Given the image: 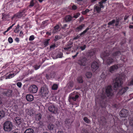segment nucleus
Instances as JSON below:
<instances>
[{
    "instance_id": "1",
    "label": "nucleus",
    "mask_w": 133,
    "mask_h": 133,
    "mask_svg": "<svg viewBox=\"0 0 133 133\" xmlns=\"http://www.w3.org/2000/svg\"><path fill=\"white\" fill-rule=\"evenodd\" d=\"M12 123L8 121L5 122L3 124V129L5 131L10 132L12 129Z\"/></svg>"
},
{
    "instance_id": "2",
    "label": "nucleus",
    "mask_w": 133,
    "mask_h": 133,
    "mask_svg": "<svg viewBox=\"0 0 133 133\" xmlns=\"http://www.w3.org/2000/svg\"><path fill=\"white\" fill-rule=\"evenodd\" d=\"M107 0H102L99 3V5H95L94 7V11H97V13H99L101 10V8L103 9L104 7L103 5V3H105Z\"/></svg>"
},
{
    "instance_id": "3",
    "label": "nucleus",
    "mask_w": 133,
    "mask_h": 133,
    "mask_svg": "<svg viewBox=\"0 0 133 133\" xmlns=\"http://www.w3.org/2000/svg\"><path fill=\"white\" fill-rule=\"evenodd\" d=\"M49 91L47 87L44 86L41 88L40 94L42 96L45 97L46 98L48 97Z\"/></svg>"
},
{
    "instance_id": "4",
    "label": "nucleus",
    "mask_w": 133,
    "mask_h": 133,
    "mask_svg": "<svg viewBox=\"0 0 133 133\" xmlns=\"http://www.w3.org/2000/svg\"><path fill=\"white\" fill-rule=\"evenodd\" d=\"M122 79L120 78H117L115 79V83L114 87L115 88H118L121 86L122 84Z\"/></svg>"
},
{
    "instance_id": "5",
    "label": "nucleus",
    "mask_w": 133,
    "mask_h": 133,
    "mask_svg": "<svg viewBox=\"0 0 133 133\" xmlns=\"http://www.w3.org/2000/svg\"><path fill=\"white\" fill-rule=\"evenodd\" d=\"M25 9L22 10L17 14H15L14 16L12 17V19H13L14 17H16V18H19L22 17L23 16L25 15V12L24 11Z\"/></svg>"
},
{
    "instance_id": "6",
    "label": "nucleus",
    "mask_w": 133,
    "mask_h": 133,
    "mask_svg": "<svg viewBox=\"0 0 133 133\" xmlns=\"http://www.w3.org/2000/svg\"><path fill=\"white\" fill-rule=\"evenodd\" d=\"M119 65H114L111 66L109 69V70L110 72L113 73L115 72L119 68Z\"/></svg>"
},
{
    "instance_id": "7",
    "label": "nucleus",
    "mask_w": 133,
    "mask_h": 133,
    "mask_svg": "<svg viewBox=\"0 0 133 133\" xmlns=\"http://www.w3.org/2000/svg\"><path fill=\"white\" fill-rule=\"evenodd\" d=\"M91 67L92 71L95 72L98 68V64L96 62H93L91 64Z\"/></svg>"
},
{
    "instance_id": "8",
    "label": "nucleus",
    "mask_w": 133,
    "mask_h": 133,
    "mask_svg": "<svg viewBox=\"0 0 133 133\" xmlns=\"http://www.w3.org/2000/svg\"><path fill=\"white\" fill-rule=\"evenodd\" d=\"M106 93L108 96H110L113 95V93L111 87L110 86H108L106 90Z\"/></svg>"
},
{
    "instance_id": "9",
    "label": "nucleus",
    "mask_w": 133,
    "mask_h": 133,
    "mask_svg": "<svg viewBox=\"0 0 133 133\" xmlns=\"http://www.w3.org/2000/svg\"><path fill=\"white\" fill-rule=\"evenodd\" d=\"M73 94H70L69 96V100L70 102L72 101H75L79 97V96L77 95H73Z\"/></svg>"
},
{
    "instance_id": "10",
    "label": "nucleus",
    "mask_w": 133,
    "mask_h": 133,
    "mask_svg": "<svg viewBox=\"0 0 133 133\" xmlns=\"http://www.w3.org/2000/svg\"><path fill=\"white\" fill-rule=\"evenodd\" d=\"M128 89V88L127 87H121L119 89L118 94L119 95H123L127 91Z\"/></svg>"
},
{
    "instance_id": "11",
    "label": "nucleus",
    "mask_w": 133,
    "mask_h": 133,
    "mask_svg": "<svg viewBox=\"0 0 133 133\" xmlns=\"http://www.w3.org/2000/svg\"><path fill=\"white\" fill-rule=\"evenodd\" d=\"M128 111L127 110L123 109L120 111V116L122 117H125L128 115Z\"/></svg>"
},
{
    "instance_id": "12",
    "label": "nucleus",
    "mask_w": 133,
    "mask_h": 133,
    "mask_svg": "<svg viewBox=\"0 0 133 133\" xmlns=\"http://www.w3.org/2000/svg\"><path fill=\"white\" fill-rule=\"evenodd\" d=\"M124 123L125 125H129L132 126V127L133 128V119H130L129 120H128L127 122L126 119H124Z\"/></svg>"
},
{
    "instance_id": "13",
    "label": "nucleus",
    "mask_w": 133,
    "mask_h": 133,
    "mask_svg": "<svg viewBox=\"0 0 133 133\" xmlns=\"http://www.w3.org/2000/svg\"><path fill=\"white\" fill-rule=\"evenodd\" d=\"M48 110L50 112L54 114H56L57 112V108H55L53 105L49 106L48 108Z\"/></svg>"
},
{
    "instance_id": "14",
    "label": "nucleus",
    "mask_w": 133,
    "mask_h": 133,
    "mask_svg": "<svg viewBox=\"0 0 133 133\" xmlns=\"http://www.w3.org/2000/svg\"><path fill=\"white\" fill-rule=\"evenodd\" d=\"M12 90H7L6 91H5L4 92L3 94L7 96L11 97L12 96Z\"/></svg>"
},
{
    "instance_id": "15",
    "label": "nucleus",
    "mask_w": 133,
    "mask_h": 133,
    "mask_svg": "<svg viewBox=\"0 0 133 133\" xmlns=\"http://www.w3.org/2000/svg\"><path fill=\"white\" fill-rule=\"evenodd\" d=\"M48 129L50 130H56L57 128L56 126L52 124H49L48 126Z\"/></svg>"
},
{
    "instance_id": "16",
    "label": "nucleus",
    "mask_w": 133,
    "mask_h": 133,
    "mask_svg": "<svg viewBox=\"0 0 133 133\" xmlns=\"http://www.w3.org/2000/svg\"><path fill=\"white\" fill-rule=\"evenodd\" d=\"M72 44V42H70V43L68 44L64 48V49L67 51H70Z\"/></svg>"
},
{
    "instance_id": "17",
    "label": "nucleus",
    "mask_w": 133,
    "mask_h": 133,
    "mask_svg": "<svg viewBox=\"0 0 133 133\" xmlns=\"http://www.w3.org/2000/svg\"><path fill=\"white\" fill-rule=\"evenodd\" d=\"M15 120L16 124L18 125H19L22 122V119L19 117H16L15 118Z\"/></svg>"
},
{
    "instance_id": "18",
    "label": "nucleus",
    "mask_w": 133,
    "mask_h": 133,
    "mask_svg": "<svg viewBox=\"0 0 133 133\" xmlns=\"http://www.w3.org/2000/svg\"><path fill=\"white\" fill-rule=\"evenodd\" d=\"M26 98L27 101H31L33 100V96L30 95H28L26 96Z\"/></svg>"
},
{
    "instance_id": "19",
    "label": "nucleus",
    "mask_w": 133,
    "mask_h": 133,
    "mask_svg": "<svg viewBox=\"0 0 133 133\" xmlns=\"http://www.w3.org/2000/svg\"><path fill=\"white\" fill-rule=\"evenodd\" d=\"M84 26V25L83 24H82L76 28V30L79 31L81 30Z\"/></svg>"
},
{
    "instance_id": "20",
    "label": "nucleus",
    "mask_w": 133,
    "mask_h": 133,
    "mask_svg": "<svg viewBox=\"0 0 133 133\" xmlns=\"http://www.w3.org/2000/svg\"><path fill=\"white\" fill-rule=\"evenodd\" d=\"M55 74L54 73L51 74L50 75H46V77L48 79H50L51 78H54L55 76Z\"/></svg>"
},
{
    "instance_id": "21",
    "label": "nucleus",
    "mask_w": 133,
    "mask_h": 133,
    "mask_svg": "<svg viewBox=\"0 0 133 133\" xmlns=\"http://www.w3.org/2000/svg\"><path fill=\"white\" fill-rule=\"evenodd\" d=\"M5 112L3 110H0V119L2 118L5 116Z\"/></svg>"
},
{
    "instance_id": "22",
    "label": "nucleus",
    "mask_w": 133,
    "mask_h": 133,
    "mask_svg": "<svg viewBox=\"0 0 133 133\" xmlns=\"http://www.w3.org/2000/svg\"><path fill=\"white\" fill-rule=\"evenodd\" d=\"M78 63L81 65L83 66L85 65V61H84V60L83 59H82L79 61Z\"/></svg>"
},
{
    "instance_id": "23",
    "label": "nucleus",
    "mask_w": 133,
    "mask_h": 133,
    "mask_svg": "<svg viewBox=\"0 0 133 133\" xmlns=\"http://www.w3.org/2000/svg\"><path fill=\"white\" fill-rule=\"evenodd\" d=\"M85 75L88 78H91L92 76V74L90 72H88L86 73Z\"/></svg>"
},
{
    "instance_id": "24",
    "label": "nucleus",
    "mask_w": 133,
    "mask_h": 133,
    "mask_svg": "<svg viewBox=\"0 0 133 133\" xmlns=\"http://www.w3.org/2000/svg\"><path fill=\"white\" fill-rule=\"evenodd\" d=\"M72 17L70 15H68L66 16L65 19L66 21L69 22L71 21Z\"/></svg>"
},
{
    "instance_id": "25",
    "label": "nucleus",
    "mask_w": 133,
    "mask_h": 133,
    "mask_svg": "<svg viewBox=\"0 0 133 133\" xmlns=\"http://www.w3.org/2000/svg\"><path fill=\"white\" fill-rule=\"evenodd\" d=\"M24 133H33V130L31 129H27L25 131Z\"/></svg>"
},
{
    "instance_id": "26",
    "label": "nucleus",
    "mask_w": 133,
    "mask_h": 133,
    "mask_svg": "<svg viewBox=\"0 0 133 133\" xmlns=\"http://www.w3.org/2000/svg\"><path fill=\"white\" fill-rule=\"evenodd\" d=\"M59 29V26L58 25H57L54 27V29L53 30V32L54 33L57 32L58 31Z\"/></svg>"
},
{
    "instance_id": "27",
    "label": "nucleus",
    "mask_w": 133,
    "mask_h": 133,
    "mask_svg": "<svg viewBox=\"0 0 133 133\" xmlns=\"http://www.w3.org/2000/svg\"><path fill=\"white\" fill-rule=\"evenodd\" d=\"M114 61V59L112 58H109L107 59L106 61L107 63L109 64H110Z\"/></svg>"
},
{
    "instance_id": "28",
    "label": "nucleus",
    "mask_w": 133,
    "mask_h": 133,
    "mask_svg": "<svg viewBox=\"0 0 133 133\" xmlns=\"http://www.w3.org/2000/svg\"><path fill=\"white\" fill-rule=\"evenodd\" d=\"M42 116L40 114L37 115L36 116V119L37 121H39L41 118Z\"/></svg>"
},
{
    "instance_id": "29",
    "label": "nucleus",
    "mask_w": 133,
    "mask_h": 133,
    "mask_svg": "<svg viewBox=\"0 0 133 133\" xmlns=\"http://www.w3.org/2000/svg\"><path fill=\"white\" fill-rule=\"evenodd\" d=\"M77 80L78 82L79 83H82L83 82L82 77L81 76L78 77L77 78Z\"/></svg>"
},
{
    "instance_id": "30",
    "label": "nucleus",
    "mask_w": 133,
    "mask_h": 133,
    "mask_svg": "<svg viewBox=\"0 0 133 133\" xmlns=\"http://www.w3.org/2000/svg\"><path fill=\"white\" fill-rule=\"evenodd\" d=\"M16 74H9L8 76H6V77L5 78L6 79L8 78H10L14 77L15 75H16Z\"/></svg>"
},
{
    "instance_id": "31",
    "label": "nucleus",
    "mask_w": 133,
    "mask_h": 133,
    "mask_svg": "<svg viewBox=\"0 0 133 133\" xmlns=\"http://www.w3.org/2000/svg\"><path fill=\"white\" fill-rule=\"evenodd\" d=\"M50 39H47L45 40L44 42V44L45 46H46L48 45L49 44V41Z\"/></svg>"
},
{
    "instance_id": "32",
    "label": "nucleus",
    "mask_w": 133,
    "mask_h": 133,
    "mask_svg": "<svg viewBox=\"0 0 133 133\" xmlns=\"http://www.w3.org/2000/svg\"><path fill=\"white\" fill-rule=\"evenodd\" d=\"M84 121L87 123H89L90 122V121L89 120L87 117H85L83 119Z\"/></svg>"
},
{
    "instance_id": "33",
    "label": "nucleus",
    "mask_w": 133,
    "mask_h": 133,
    "mask_svg": "<svg viewBox=\"0 0 133 133\" xmlns=\"http://www.w3.org/2000/svg\"><path fill=\"white\" fill-rule=\"evenodd\" d=\"M38 90V88L37 87L36 85H34V93L37 92Z\"/></svg>"
},
{
    "instance_id": "34",
    "label": "nucleus",
    "mask_w": 133,
    "mask_h": 133,
    "mask_svg": "<svg viewBox=\"0 0 133 133\" xmlns=\"http://www.w3.org/2000/svg\"><path fill=\"white\" fill-rule=\"evenodd\" d=\"M68 87L69 88H70L72 87L73 85V83L72 82H70L68 84Z\"/></svg>"
},
{
    "instance_id": "35",
    "label": "nucleus",
    "mask_w": 133,
    "mask_h": 133,
    "mask_svg": "<svg viewBox=\"0 0 133 133\" xmlns=\"http://www.w3.org/2000/svg\"><path fill=\"white\" fill-rule=\"evenodd\" d=\"M58 87V85L57 84H54L52 87V89L53 90H56L57 89Z\"/></svg>"
},
{
    "instance_id": "36",
    "label": "nucleus",
    "mask_w": 133,
    "mask_h": 133,
    "mask_svg": "<svg viewBox=\"0 0 133 133\" xmlns=\"http://www.w3.org/2000/svg\"><path fill=\"white\" fill-rule=\"evenodd\" d=\"M89 11V10L88 9H87L85 10V11H83L82 12V14L83 15H85Z\"/></svg>"
},
{
    "instance_id": "37",
    "label": "nucleus",
    "mask_w": 133,
    "mask_h": 133,
    "mask_svg": "<svg viewBox=\"0 0 133 133\" xmlns=\"http://www.w3.org/2000/svg\"><path fill=\"white\" fill-rule=\"evenodd\" d=\"M33 85L30 86L29 88V91L33 93Z\"/></svg>"
},
{
    "instance_id": "38",
    "label": "nucleus",
    "mask_w": 133,
    "mask_h": 133,
    "mask_svg": "<svg viewBox=\"0 0 133 133\" xmlns=\"http://www.w3.org/2000/svg\"><path fill=\"white\" fill-rule=\"evenodd\" d=\"M115 22V20H112V21L108 23V25H113Z\"/></svg>"
},
{
    "instance_id": "39",
    "label": "nucleus",
    "mask_w": 133,
    "mask_h": 133,
    "mask_svg": "<svg viewBox=\"0 0 133 133\" xmlns=\"http://www.w3.org/2000/svg\"><path fill=\"white\" fill-rule=\"evenodd\" d=\"M105 74L104 72H103L101 75V77L104 79L106 78V76L105 75Z\"/></svg>"
},
{
    "instance_id": "40",
    "label": "nucleus",
    "mask_w": 133,
    "mask_h": 133,
    "mask_svg": "<svg viewBox=\"0 0 133 133\" xmlns=\"http://www.w3.org/2000/svg\"><path fill=\"white\" fill-rule=\"evenodd\" d=\"M80 15L79 13H78L76 14L74 16V17L76 18H77Z\"/></svg>"
},
{
    "instance_id": "41",
    "label": "nucleus",
    "mask_w": 133,
    "mask_h": 133,
    "mask_svg": "<svg viewBox=\"0 0 133 133\" xmlns=\"http://www.w3.org/2000/svg\"><path fill=\"white\" fill-rule=\"evenodd\" d=\"M8 41L9 43H11L13 42L12 39L11 37H10L8 39Z\"/></svg>"
},
{
    "instance_id": "42",
    "label": "nucleus",
    "mask_w": 133,
    "mask_h": 133,
    "mask_svg": "<svg viewBox=\"0 0 133 133\" xmlns=\"http://www.w3.org/2000/svg\"><path fill=\"white\" fill-rule=\"evenodd\" d=\"M86 47V45H84L83 46H81L80 48V49H81L83 51L84 50L85 48Z\"/></svg>"
},
{
    "instance_id": "43",
    "label": "nucleus",
    "mask_w": 133,
    "mask_h": 133,
    "mask_svg": "<svg viewBox=\"0 0 133 133\" xmlns=\"http://www.w3.org/2000/svg\"><path fill=\"white\" fill-rule=\"evenodd\" d=\"M17 85L19 88H20L21 87L22 83L20 82H18L17 83Z\"/></svg>"
},
{
    "instance_id": "44",
    "label": "nucleus",
    "mask_w": 133,
    "mask_h": 133,
    "mask_svg": "<svg viewBox=\"0 0 133 133\" xmlns=\"http://www.w3.org/2000/svg\"><path fill=\"white\" fill-rule=\"evenodd\" d=\"M33 6V0H32L29 5V7Z\"/></svg>"
},
{
    "instance_id": "45",
    "label": "nucleus",
    "mask_w": 133,
    "mask_h": 133,
    "mask_svg": "<svg viewBox=\"0 0 133 133\" xmlns=\"http://www.w3.org/2000/svg\"><path fill=\"white\" fill-rule=\"evenodd\" d=\"M81 37L80 35L79 34L77 36L75 37L74 38V39H77L80 38Z\"/></svg>"
},
{
    "instance_id": "46",
    "label": "nucleus",
    "mask_w": 133,
    "mask_h": 133,
    "mask_svg": "<svg viewBox=\"0 0 133 133\" xmlns=\"http://www.w3.org/2000/svg\"><path fill=\"white\" fill-rule=\"evenodd\" d=\"M115 25L116 26L119 23L118 20V19L115 20Z\"/></svg>"
},
{
    "instance_id": "47",
    "label": "nucleus",
    "mask_w": 133,
    "mask_h": 133,
    "mask_svg": "<svg viewBox=\"0 0 133 133\" xmlns=\"http://www.w3.org/2000/svg\"><path fill=\"white\" fill-rule=\"evenodd\" d=\"M2 106L3 103L2 100V99L0 98V108L2 107Z\"/></svg>"
},
{
    "instance_id": "48",
    "label": "nucleus",
    "mask_w": 133,
    "mask_h": 133,
    "mask_svg": "<svg viewBox=\"0 0 133 133\" xmlns=\"http://www.w3.org/2000/svg\"><path fill=\"white\" fill-rule=\"evenodd\" d=\"M33 40V35L31 36L29 38V40L30 41H32Z\"/></svg>"
},
{
    "instance_id": "49",
    "label": "nucleus",
    "mask_w": 133,
    "mask_h": 133,
    "mask_svg": "<svg viewBox=\"0 0 133 133\" xmlns=\"http://www.w3.org/2000/svg\"><path fill=\"white\" fill-rule=\"evenodd\" d=\"M77 6L75 5H73L72 7V9L73 10H75L77 9Z\"/></svg>"
},
{
    "instance_id": "50",
    "label": "nucleus",
    "mask_w": 133,
    "mask_h": 133,
    "mask_svg": "<svg viewBox=\"0 0 133 133\" xmlns=\"http://www.w3.org/2000/svg\"><path fill=\"white\" fill-rule=\"evenodd\" d=\"M85 33L86 32L84 31L83 32L80 34L79 35H80L81 36H83Z\"/></svg>"
},
{
    "instance_id": "51",
    "label": "nucleus",
    "mask_w": 133,
    "mask_h": 133,
    "mask_svg": "<svg viewBox=\"0 0 133 133\" xmlns=\"http://www.w3.org/2000/svg\"><path fill=\"white\" fill-rule=\"evenodd\" d=\"M55 44H54L51 45L50 46V49H53L55 47Z\"/></svg>"
},
{
    "instance_id": "52",
    "label": "nucleus",
    "mask_w": 133,
    "mask_h": 133,
    "mask_svg": "<svg viewBox=\"0 0 133 133\" xmlns=\"http://www.w3.org/2000/svg\"><path fill=\"white\" fill-rule=\"evenodd\" d=\"M39 66H35V70H37L38 69H39Z\"/></svg>"
},
{
    "instance_id": "53",
    "label": "nucleus",
    "mask_w": 133,
    "mask_h": 133,
    "mask_svg": "<svg viewBox=\"0 0 133 133\" xmlns=\"http://www.w3.org/2000/svg\"><path fill=\"white\" fill-rule=\"evenodd\" d=\"M58 39V36H56L55 37V38L54 39L55 41H56Z\"/></svg>"
},
{
    "instance_id": "54",
    "label": "nucleus",
    "mask_w": 133,
    "mask_h": 133,
    "mask_svg": "<svg viewBox=\"0 0 133 133\" xmlns=\"http://www.w3.org/2000/svg\"><path fill=\"white\" fill-rule=\"evenodd\" d=\"M120 54V52H117L115 53L114 55L116 56L117 55V54L119 55V54Z\"/></svg>"
},
{
    "instance_id": "55",
    "label": "nucleus",
    "mask_w": 133,
    "mask_h": 133,
    "mask_svg": "<svg viewBox=\"0 0 133 133\" xmlns=\"http://www.w3.org/2000/svg\"><path fill=\"white\" fill-rule=\"evenodd\" d=\"M15 40L17 42H18L19 41V39L18 38V37H16V38L15 39Z\"/></svg>"
},
{
    "instance_id": "56",
    "label": "nucleus",
    "mask_w": 133,
    "mask_h": 133,
    "mask_svg": "<svg viewBox=\"0 0 133 133\" xmlns=\"http://www.w3.org/2000/svg\"><path fill=\"white\" fill-rule=\"evenodd\" d=\"M66 123H70V122L69 119H66L65 121Z\"/></svg>"
},
{
    "instance_id": "57",
    "label": "nucleus",
    "mask_w": 133,
    "mask_h": 133,
    "mask_svg": "<svg viewBox=\"0 0 133 133\" xmlns=\"http://www.w3.org/2000/svg\"><path fill=\"white\" fill-rule=\"evenodd\" d=\"M105 55H103V54H101V57H102L103 58V59H104V57H105Z\"/></svg>"
},
{
    "instance_id": "58",
    "label": "nucleus",
    "mask_w": 133,
    "mask_h": 133,
    "mask_svg": "<svg viewBox=\"0 0 133 133\" xmlns=\"http://www.w3.org/2000/svg\"><path fill=\"white\" fill-rule=\"evenodd\" d=\"M19 35L21 36H22L23 35V32H22V31H21L20 32Z\"/></svg>"
},
{
    "instance_id": "59",
    "label": "nucleus",
    "mask_w": 133,
    "mask_h": 133,
    "mask_svg": "<svg viewBox=\"0 0 133 133\" xmlns=\"http://www.w3.org/2000/svg\"><path fill=\"white\" fill-rule=\"evenodd\" d=\"M78 54V52L74 56H72V57L73 58H74L75 57H76V56Z\"/></svg>"
},
{
    "instance_id": "60",
    "label": "nucleus",
    "mask_w": 133,
    "mask_h": 133,
    "mask_svg": "<svg viewBox=\"0 0 133 133\" xmlns=\"http://www.w3.org/2000/svg\"><path fill=\"white\" fill-rule=\"evenodd\" d=\"M89 28H86V29L85 30H84V31L85 32H86L87 31L89 30Z\"/></svg>"
},
{
    "instance_id": "61",
    "label": "nucleus",
    "mask_w": 133,
    "mask_h": 133,
    "mask_svg": "<svg viewBox=\"0 0 133 133\" xmlns=\"http://www.w3.org/2000/svg\"><path fill=\"white\" fill-rule=\"evenodd\" d=\"M12 26H10L9 27L8 29H7V31H9V30L11 29V28H12Z\"/></svg>"
},
{
    "instance_id": "62",
    "label": "nucleus",
    "mask_w": 133,
    "mask_h": 133,
    "mask_svg": "<svg viewBox=\"0 0 133 133\" xmlns=\"http://www.w3.org/2000/svg\"><path fill=\"white\" fill-rule=\"evenodd\" d=\"M57 133H64L62 131H58Z\"/></svg>"
},
{
    "instance_id": "63",
    "label": "nucleus",
    "mask_w": 133,
    "mask_h": 133,
    "mask_svg": "<svg viewBox=\"0 0 133 133\" xmlns=\"http://www.w3.org/2000/svg\"><path fill=\"white\" fill-rule=\"evenodd\" d=\"M129 28L130 29L133 28V26L132 25H130L129 26Z\"/></svg>"
},
{
    "instance_id": "64",
    "label": "nucleus",
    "mask_w": 133,
    "mask_h": 133,
    "mask_svg": "<svg viewBox=\"0 0 133 133\" xmlns=\"http://www.w3.org/2000/svg\"><path fill=\"white\" fill-rule=\"evenodd\" d=\"M130 84H131L133 85V79L131 81Z\"/></svg>"
}]
</instances>
